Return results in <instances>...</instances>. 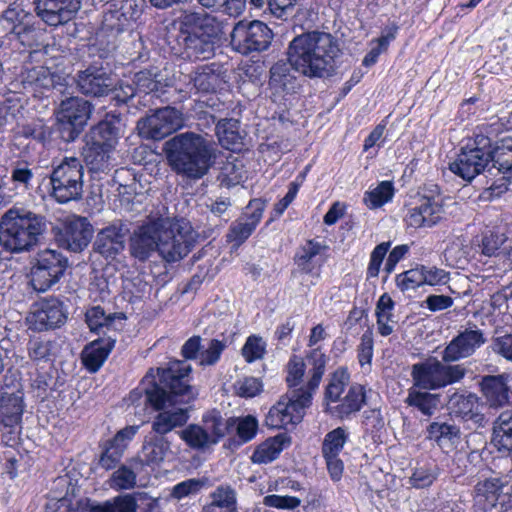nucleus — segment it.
Wrapping results in <instances>:
<instances>
[{"mask_svg":"<svg viewBox=\"0 0 512 512\" xmlns=\"http://www.w3.org/2000/svg\"><path fill=\"white\" fill-rule=\"evenodd\" d=\"M191 366L185 361L175 360L167 368H150L143 377L141 386L129 395L132 404L138 403L143 394L145 404H150L159 413L151 428L156 435L167 436L176 428L183 427L188 419V404L197 395L188 384Z\"/></svg>","mask_w":512,"mask_h":512,"instance_id":"f257e3e1","label":"nucleus"},{"mask_svg":"<svg viewBox=\"0 0 512 512\" xmlns=\"http://www.w3.org/2000/svg\"><path fill=\"white\" fill-rule=\"evenodd\" d=\"M319 359L318 348L313 349L305 360L297 356L290 359L286 378L289 390L301 389L311 393L316 390L320 378Z\"/></svg>","mask_w":512,"mask_h":512,"instance_id":"f8f14e48","label":"nucleus"},{"mask_svg":"<svg viewBox=\"0 0 512 512\" xmlns=\"http://www.w3.org/2000/svg\"><path fill=\"white\" fill-rule=\"evenodd\" d=\"M348 438L349 433L344 427H337L327 433L322 442L323 456H339Z\"/></svg>","mask_w":512,"mask_h":512,"instance_id":"3c124183","label":"nucleus"},{"mask_svg":"<svg viewBox=\"0 0 512 512\" xmlns=\"http://www.w3.org/2000/svg\"><path fill=\"white\" fill-rule=\"evenodd\" d=\"M58 281V277H54L52 273L42 268L37 263L32 267L30 282L34 290L45 292Z\"/></svg>","mask_w":512,"mask_h":512,"instance_id":"bf43d9fd","label":"nucleus"},{"mask_svg":"<svg viewBox=\"0 0 512 512\" xmlns=\"http://www.w3.org/2000/svg\"><path fill=\"white\" fill-rule=\"evenodd\" d=\"M133 84L137 94H149L151 92L157 91L160 83L155 79L152 72L143 70L135 74Z\"/></svg>","mask_w":512,"mask_h":512,"instance_id":"338daca9","label":"nucleus"},{"mask_svg":"<svg viewBox=\"0 0 512 512\" xmlns=\"http://www.w3.org/2000/svg\"><path fill=\"white\" fill-rule=\"evenodd\" d=\"M221 29L184 37V53L190 60H207L214 56Z\"/></svg>","mask_w":512,"mask_h":512,"instance_id":"a878e982","label":"nucleus"},{"mask_svg":"<svg viewBox=\"0 0 512 512\" xmlns=\"http://www.w3.org/2000/svg\"><path fill=\"white\" fill-rule=\"evenodd\" d=\"M290 64L277 62L270 69L269 85L276 91L294 93L298 88L297 78L290 71Z\"/></svg>","mask_w":512,"mask_h":512,"instance_id":"c9c22d12","label":"nucleus"},{"mask_svg":"<svg viewBox=\"0 0 512 512\" xmlns=\"http://www.w3.org/2000/svg\"><path fill=\"white\" fill-rule=\"evenodd\" d=\"M216 66L214 63L200 66L190 75V81L198 92L216 91L220 84V75L216 72Z\"/></svg>","mask_w":512,"mask_h":512,"instance_id":"e433bc0d","label":"nucleus"},{"mask_svg":"<svg viewBox=\"0 0 512 512\" xmlns=\"http://www.w3.org/2000/svg\"><path fill=\"white\" fill-rule=\"evenodd\" d=\"M206 10L237 18L246 9L247 0H196Z\"/></svg>","mask_w":512,"mask_h":512,"instance_id":"a19ab883","label":"nucleus"},{"mask_svg":"<svg viewBox=\"0 0 512 512\" xmlns=\"http://www.w3.org/2000/svg\"><path fill=\"white\" fill-rule=\"evenodd\" d=\"M139 16L134 0H113L105 3L102 28L106 31L120 33Z\"/></svg>","mask_w":512,"mask_h":512,"instance_id":"f3484780","label":"nucleus"},{"mask_svg":"<svg viewBox=\"0 0 512 512\" xmlns=\"http://www.w3.org/2000/svg\"><path fill=\"white\" fill-rule=\"evenodd\" d=\"M137 504L133 496L127 494L117 496L111 501L92 503L88 505V512H136Z\"/></svg>","mask_w":512,"mask_h":512,"instance_id":"c03bdc74","label":"nucleus"},{"mask_svg":"<svg viewBox=\"0 0 512 512\" xmlns=\"http://www.w3.org/2000/svg\"><path fill=\"white\" fill-rule=\"evenodd\" d=\"M504 487L499 478L480 481L474 488V507L477 512H489L497 504Z\"/></svg>","mask_w":512,"mask_h":512,"instance_id":"c756f323","label":"nucleus"},{"mask_svg":"<svg viewBox=\"0 0 512 512\" xmlns=\"http://www.w3.org/2000/svg\"><path fill=\"white\" fill-rule=\"evenodd\" d=\"M288 443V437L283 434L269 438L257 447L251 456V460L258 464L269 463L278 457L284 446Z\"/></svg>","mask_w":512,"mask_h":512,"instance_id":"4c0bfd02","label":"nucleus"},{"mask_svg":"<svg viewBox=\"0 0 512 512\" xmlns=\"http://www.w3.org/2000/svg\"><path fill=\"white\" fill-rule=\"evenodd\" d=\"M390 242H382L378 244L370 255L369 264L367 267V277L375 278L379 275L383 260L390 249Z\"/></svg>","mask_w":512,"mask_h":512,"instance_id":"0e129e2a","label":"nucleus"},{"mask_svg":"<svg viewBox=\"0 0 512 512\" xmlns=\"http://www.w3.org/2000/svg\"><path fill=\"white\" fill-rule=\"evenodd\" d=\"M466 370L461 365H445L436 358L415 363L411 369L412 385L424 390H437L459 382Z\"/></svg>","mask_w":512,"mask_h":512,"instance_id":"6e6552de","label":"nucleus"},{"mask_svg":"<svg viewBox=\"0 0 512 512\" xmlns=\"http://www.w3.org/2000/svg\"><path fill=\"white\" fill-rule=\"evenodd\" d=\"M423 266L407 270L396 277V285L401 291L415 290L425 284Z\"/></svg>","mask_w":512,"mask_h":512,"instance_id":"4d7b16f0","label":"nucleus"},{"mask_svg":"<svg viewBox=\"0 0 512 512\" xmlns=\"http://www.w3.org/2000/svg\"><path fill=\"white\" fill-rule=\"evenodd\" d=\"M52 349L53 342L41 338L30 339L27 344L29 358L34 362L50 360Z\"/></svg>","mask_w":512,"mask_h":512,"instance_id":"13d9d810","label":"nucleus"},{"mask_svg":"<svg viewBox=\"0 0 512 512\" xmlns=\"http://www.w3.org/2000/svg\"><path fill=\"white\" fill-rule=\"evenodd\" d=\"M84 166L76 157H65L50 175L51 196L59 203L81 199Z\"/></svg>","mask_w":512,"mask_h":512,"instance_id":"423d86ee","label":"nucleus"},{"mask_svg":"<svg viewBox=\"0 0 512 512\" xmlns=\"http://www.w3.org/2000/svg\"><path fill=\"white\" fill-rule=\"evenodd\" d=\"M136 478L132 467L122 465L112 473L109 484L115 490H130L136 486Z\"/></svg>","mask_w":512,"mask_h":512,"instance_id":"5fc2aeb1","label":"nucleus"},{"mask_svg":"<svg viewBox=\"0 0 512 512\" xmlns=\"http://www.w3.org/2000/svg\"><path fill=\"white\" fill-rule=\"evenodd\" d=\"M86 323L91 331L97 332L98 334H106L110 330L114 322V317L109 314L106 315L103 308L95 306L86 312Z\"/></svg>","mask_w":512,"mask_h":512,"instance_id":"864d4df0","label":"nucleus"},{"mask_svg":"<svg viewBox=\"0 0 512 512\" xmlns=\"http://www.w3.org/2000/svg\"><path fill=\"white\" fill-rule=\"evenodd\" d=\"M36 15L49 26L72 20L81 7V0H34Z\"/></svg>","mask_w":512,"mask_h":512,"instance_id":"dca6fc26","label":"nucleus"},{"mask_svg":"<svg viewBox=\"0 0 512 512\" xmlns=\"http://www.w3.org/2000/svg\"><path fill=\"white\" fill-rule=\"evenodd\" d=\"M263 504L276 509L294 510L300 506L301 500L294 496L271 494L263 498Z\"/></svg>","mask_w":512,"mask_h":512,"instance_id":"774afa93","label":"nucleus"},{"mask_svg":"<svg viewBox=\"0 0 512 512\" xmlns=\"http://www.w3.org/2000/svg\"><path fill=\"white\" fill-rule=\"evenodd\" d=\"M93 232V226L87 218L75 216L66 221L59 242L67 250L78 253L88 246Z\"/></svg>","mask_w":512,"mask_h":512,"instance_id":"412c9836","label":"nucleus"},{"mask_svg":"<svg viewBox=\"0 0 512 512\" xmlns=\"http://www.w3.org/2000/svg\"><path fill=\"white\" fill-rule=\"evenodd\" d=\"M287 60L298 73L309 78L320 77V32L296 36L288 46Z\"/></svg>","mask_w":512,"mask_h":512,"instance_id":"0eeeda50","label":"nucleus"},{"mask_svg":"<svg viewBox=\"0 0 512 512\" xmlns=\"http://www.w3.org/2000/svg\"><path fill=\"white\" fill-rule=\"evenodd\" d=\"M444 218L443 200L439 194L421 195L404 218L407 227L432 228Z\"/></svg>","mask_w":512,"mask_h":512,"instance_id":"ddd939ff","label":"nucleus"},{"mask_svg":"<svg viewBox=\"0 0 512 512\" xmlns=\"http://www.w3.org/2000/svg\"><path fill=\"white\" fill-rule=\"evenodd\" d=\"M93 107L81 97H68L62 100L57 110V120L84 127L91 117Z\"/></svg>","mask_w":512,"mask_h":512,"instance_id":"cd10ccee","label":"nucleus"},{"mask_svg":"<svg viewBox=\"0 0 512 512\" xmlns=\"http://www.w3.org/2000/svg\"><path fill=\"white\" fill-rule=\"evenodd\" d=\"M350 375L345 368L337 369L331 376L329 383L325 390V401L326 403H332L336 401L345 392L346 387L349 384Z\"/></svg>","mask_w":512,"mask_h":512,"instance_id":"8fccbe9b","label":"nucleus"},{"mask_svg":"<svg viewBox=\"0 0 512 512\" xmlns=\"http://www.w3.org/2000/svg\"><path fill=\"white\" fill-rule=\"evenodd\" d=\"M160 219L149 222L134 230L130 237V253L139 261H146L155 251L158 252Z\"/></svg>","mask_w":512,"mask_h":512,"instance_id":"4be33fe9","label":"nucleus"},{"mask_svg":"<svg viewBox=\"0 0 512 512\" xmlns=\"http://www.w3.org/2000/svg\"><path fill=\"white\" fill-rule=\"evenodd\" d=\"M395 194V188L391 181H381L375 188L364 193L363 203L367 208L374 210L391 202Z\"/></svg>","mask_w":512,"mask_h":512,"instance_id":"ea45409f","label":"nucleus"},{"mask_svg":"<svg viewBox=\"0 0 512 512\" xmlns=\"http://www.w3.org/2000/svg\"><path fill=\"white\" fill-rule=\"evenodd\" d=\"M125 450V445H116L110 441L107 442L105 450L100 456L99 464L106 470H111L120 462Z\"/></svg>","mask_w":512,"mask_h":512,"instance_id":"e2e57ef3","label":"nucleus"},{"mask_svg":"<svg viewBox=\"0 0 512 512\" xmlns=\"http://www.w3.org/2000/svg\"><path fill=\"white\" fill-rule=\"evenodd\" d=\"M65 320L63 304L55 298L37 303L27 317L30 328L36 331L54 329L62 325Z\"/></svg>","mask_w":512,"mask_h":512,"instance_id":"6ab92c4d","label":"nucleus"},{"mask_svg":"<svg viewBox=\"0 0 512 512\" xmlns=\"http://www.w3.org/2000/svg\"><path fill=\"white\" fill-rule=\"evenodd\" d=\"M184 118L181 111L166 106L137 122L139 135L145 139L162 140L182 128Z\"/></svg>","mask_w":512,"mask_h":512,"instance_id":"9b49d317","label":"nucleus"},{"mask_svg":"<svg viewBox=\"0 0 512 512\" xmlns=\"http://www.w3.org/2000/svg\"><path fill=\"white\" fill-rule=\"evenodd\" d=\"M412 385L408 389L405 404L419 411L426 417H431L440 404V395Z\"/></svg>","mask_w":512,"mask_h":512,"instance_id":"2f4dec72","label":"nucleus"},{"mask_svg":"<svg viewBox=\"0 0 512 512\" xmlns=\"http://www.w3.org/2000/svg\"><path fill=\"white\" fill-rule=\"evenodd\" d=\"M94 140L105 148L115 151L121 134V127L113 120H103L93 129Z\"/></svg>","mask_w":512,"mask_h":512,"instance_id":"79ce46f5","label":"nucleus"},{"mask_svg":"<svg viewBox=\"0 0 512 512\" xmlns=\"http://www.w3.org/2000/svg\"><path fill=\"white\" fill-rule=\"evenodd\" d=\"M492 162L499 172L512 176V138L501 139L500 144L492 147Z\"/></svg>","mask_w":512,"mask_h":512,"instance_id":"a18cd8bd","label":"nucleus"},{"mask_svg":"<svg viewBox=\"0 0 512 512\" xmlns=\"http://www.w3.org/2000/svg\"><path fill=\"white\" fill-rule=\"evenodd\" d=\"M207 478H190L176 484L169 494L170 499L181 501L196 496L207 485Z\"/></svg>","mask_w":512,"mask_h":512,"instance_id":"09e8293b","label":"nucleus"},{"mask_svg":"<svg viewBox=\"0 0 512 512\" xmlns=\"http://www.w3.org/2000/svg\"><path fill=\"white\" fill-rule=\"evenodd\" d=\"M211 503L220 507L225 512H232L236 509V492L230 486H219L211 494Z\"/></svg>","mask_w":512,"mask_h":512,"instance_id":"6e6d98bb","label":"nucleus"},{"mask_svg":"<svg viewBox=\"0 0 512 512\" xmlns=\"http://www.w3.org/2000/svg\"><path fill=\"white\" fill-rule=\"evenodd\" d=\"M23 396L18 393H5L0 397V423L7 427L18 424L23 414Z\"/></svg>","mask_w":512,"mask_h":512,"instance_id":"72a5a7b5","label":"nucleus"},{"mask_svg":"<svg viewBox=\"0 0 512 512\" xmlns=\"http://www.w3.org/2000/svg\"><path fill=\"white\" fill-rule=\"evenodd\" d=\"M508 379L509 376L505 374L488 375L482 378L481 391L491 407H503L510 403L512 392Z\"/></svg>","mask_w":512,"mask_h":512,"instance_id":"c85d7f7f","label":"nucleus"},{"mask_svg":"<svg viewBox=\"0 0 512 512\" xmlns=\"http://www.w3.org/2000/svg\"><path fill=\"white\" fill-rule=\"evenodd\" d=\"M225 430L226 424L218 416L205 419L204 426L190 424L178 434L190 448L202 450L216 444L224 436Z\"/></svg>","mask_w":512,"mask_h":512,"instance_id":"4468645a","label":"nucleus"},{"mask_svg":"<svg viewBox=\"0 0 512 512\" xmlns=\"http://www.w3.org/2000/svg\"><path fill=\"white\" fill-rule=\"evenodd\" d=\"M115 153L98 142H92L84 149V161L93 179H103L117 166Z\"/></svg>","mask_w":512,"mask_h":512,"instance_id":"5701e85b","label":"nucleus"},{"mask_svg":"<svg viewBox=\"0 0 512 512\" xmlns=\"http://www.w3.org/2000/svg\"><path fill=\"white\" fill-rule=\"evenodd\" d=\"M366 389L355 383L349 386L345 395L336 401L325 404V413L338 420H348L355 416L366 404Z\"/></svg>","mask_w":512,"mask_h":512,"instance_id":"a211bd4d","label":"nucleus"},{"mask_svg":"<svg viewBox=\"0 0 512 512\" xmlns=\"http://www.w3.org/2000/svg\"><path fill=\"white\" fill-rule=\"evenodd\" d=\"M428 438L440 443L442 440L452 441L459 435V429L448 423L432 422L427 428Z\"/></svg>","mask_w":512,"mask_h":512,"instance_id":"680f3d73","label":"nucleus"},{"mask_svg":"<svg viewBox=\"0 0 512 512\" xmlns=\"http://www.w3.org/2000/svg\"><path fill=\"white\" fill-rule=\"evenodd\" d=\"M163 152L171 170L191 180L207 175L217 157L215 143L194 132L180 133L168 139Z\"/></svg>","mask_w":512,"mask_h":512,"instance_id":"f03ea898","label":"nucleus"},{"mask_svg":"<svg viewBox=\"0 0 512 512\" xmlns=\"http://www.w3.org/2000/svg\"><path fill=\"white\" fill-rule=\"evenodd\" d=\"M492 141L482 130L474 132L461 147L449 169L463 180L471 181L492 162Z\"/></svg>","mask_w":512,"mask_h":512,"instance_id":"20e7f679","label":"nucleus"},{"mask_svg":"<svg viewBox=\"0 0 512 512\" xmlns=\"http://www.w3.org/2000/svg\"><path fill=\"white\" fill-rule=\"evenodd\" d=\"M493 441L499 450L512 452V410L502 412L494 423Z\"/></svg>","mask_w":512,"mask_h":512,"instance_id":"58836bf2","label":"nucleus"},{"mask_svg":"<svg viewBox=\"0 0 512 512\" xmlns=\"http://www.w3.org/2000/svg\"><path fill=\"white\" fill-rule=\"evenodd\" d=\"M439 474L437 466L432 462L417 463L410 476L409 483L416 489L429 487Z\"/></svg>","mask_w":512,"mask_h":512,"instance_id":"de8ad7c7","label":"nucleus"},{"mask_svg":"<svg viewBox=\"0 0 512 512\" xmlns=\"http://www.w3.org/2000/svg\"><path fill=\"white\" fill-rule=\"evenodd\" d=\"M194 244L195 233L187 223L160 219L158 254L165 262L173 263L183 259Z\"/></svg>","mask_w":512,"mask_h":512,"instance_id":"39448f33","label":"nucleus"},{"mask_svg":"<svg viewBox=\"0 0 512 512\" xmlns=\"http://www.w3.org/2000/svg\"><path fill=\"white\" fill-rule=\"evenodd\" d=\"M36 263L59 279L63 276L68 265L67 258L52 249L40 251L37 254Z\"/></svg>","mask_w":512,"mask_h":512,"instance_id":"37998d69","label":"nucleus"},{"mask_svg":"<svg viewBox=\"0 0 512 512\" xmlns=\"http://www.w3.org/2000/svg\"><path fill=\"white\" fill-rule=\"evenodd\" d=\"M22 11L16 7L9 6L0 15V24L9 25V35L14 36V40L24 42V36L30 32V28L22 22L21 18Z\"/></svg>","mask_w":512,"mask_h":512,"instance_id":"49530a36","label":"nucleus"},{"mask_svg":"<svg viewBox=\"0 0 512 512\" xmlns=\"http://www.w3.org/2000/svg\"><path fill=\"white\" fill-rule=\"evenodd\" d=\"M46 230L45 216L14 206L0 218V244L12 253L30 251Z\"/></svg>","mask_w":512,"mask_h":512,"instance_id":"7ed1b4c3","label":"nucleus"},{"mask_svg":"<svg viewBox=\"0 0 512 512\" xmlns=\"http://www.w3.org/2000/svg\"><path fill=\"white\" fill-rule=\"evenodd\" d=\"M171 441L167 436L154 434L146 440L142 447L143 460L146 465L161 463L170 451Z\"/></svg>","mask_w":512,"mask_h":512,"instance_id":"f704fd0d","label":"nucleus"},{"mask_svg":"<svg viewBox=\"0 0 512 512\" xmlns=\"http://www.w3.org/2000/svg\"><path fill=\"white\" fill-rule=\"evenodd\" d=\"M180 32L189 36L221 29L216 16L204 10H183L178 18Z\"/></svg>","mask_w":512,"mask_h":512,"instance_id":"bb28decb","label":"nucleus"},{"mask_svg":"<svg viewBox=\"0 0 512 512\" xmlns=\"http://www.w3.org/2000/svg\"><path fill=\"white\" fill-rule=\"evenodd\" d=\"M273 39L272 30L262 21L237 22L230 34V44L242 55L266 50Z\"/></svg>","mask_w":512,"mask_h":512,"instance_id":"9d476101","label":"nucleus"},{"mask_svg":"<svg viewBox=\"0 0 512 512\" xmlns=\"http://www.w3.org/2000/svg\"><path fill=\"white\" fill-rule=\"evenodd\" d=\"M475 404L476 397L472 394L464 395L458 392H454L449 396V408L462 417H466L472 413Z\"/></svg>","mask_w":512,"mask_h":512,"instance_id":"052dcab7","label":"nucleus"},{"mask_svg":"<svg viewBox=\"0 0 512 512\" xmlns=\"http://www.w3.org/2000/svg\"><path fill=\"white\" fill-rule=\"evenodd\" d=\"M311 392L301 389L288 390L277 403L272 406L265 418V423L271 428H286L288 425L299 423L304 410L311 403Z\"/></svg>","mask_w":512,"mask_h":512,"instance_id":"1a4fd4ad","label":"nucleus"},{"mask_svg":"<svg viewBox=\"0 0 512 512\" xmlns=\"http://www.w3.org/2000/svg\"><path fill=\"white\" fill-rule=\"evenodd\" d=\"M129 228L121 220H116L100 229L93 242V251L105 259H115L125 249Z\"/></svg>","mask_w":512,"mask_h":512,"instance_id":"2eb2a0df","label":"nucleus"},{"mask_svg":"<svg viewBox=\"0 0 512 512\" xmlns=\"http://www.w3.org/2000/svg\"><path fill=\"white\" fill-rule=\"evenodd\" d=\"M265 206L266 201L263 199L251 200L245 213L231 225L228 237L239 244L243 243L261 220Z\"/></svg>","mask_w":512,"mask_h":512,"instance_id":"b1692460","label":"nucleus"},{"mask_svg":"<svg viewBox=\"0 0 512 512\" xmlns=\"http://www.w3.org/2000/svg\"><path fill=\"white\" fill-rule=\"evenodd\" d=\"M77 87L84 95L103 97L113 89V79L102 68L90 66L76 77Z\"/></svg>","mask_w":512,"mask_h":512,"instance_id":"393cba45","label":"nucleus"},{"mask_svg":"<svg viewBox=\"0 0 512 512\" xmlns=\"http://www.w3.org/2000/svg\"><path fill=\"white\" fill-rule=\"evenodd\" d=\"M485 342L486 338L482 330L476 327L474 329H465L446 346L442 353V360L449 363L467 358Z\"/></svg>","mask_w":512,"mask_h":512,"instance_id":"aec40b11","label":"nucleus"},{"mask_svg":"<svg viewBox=\"0 0 512 512\" xmlns=\"http://www.w3.org/2000/svg\"><path fill=\"white\" fill-rule=\"evenodd\" d=\"M208 123L216 124V135L222 147L235 150L242 144V137L239 133V122L235 119H222L216 123L213 115L207 117Z\"/></svg>","mask_w":512,"mask_h":512,"instance_id":"473e14b6","label":"nucleus"},{"mask_svg":"<svg viewBox=\"0 0 512 512\" xmlns=\"http://www.w3.org/2000/svg\"><path fill=\"white\" fill-rule=\"evenodd\" d=\"M114 343L115 338L109 335L88 344L82 352L85 367L91 372H96L108 357Z\"/></svg>","mask_w":512,"mask_h":512,"instance_id":"7c9ffc66","label":"nucleus"},{"mask_svg":"<svg viewBox=\"0 0 512 512\" xmlns=\"http://www.w3.org/2000/svg\"><path fill=\"white\" fill-rule=\"evenodd\" d=\"M320 252V245L314 240H308L302 245L295 255L297 266L305 273H311L314 269L316 261L315 257Z\"/></svg>","mask_w":512,"mask_h":512,"instance_id":"603ef678","label":"nucleus"},{"mask_svg":"<svg viewBox=\"0 0 512 512\" xmlns=\"http://www.w3.org/2000/svg\"><path fill=\"white\" fill-rule=\"evenodd\" d=\"M265 342L261 337L252 335L248 337L242 348V355L249 363L262 359L265 354Z\"/></svg>","mask_w":512,"mask_h":512,"instance_id":"69168bd1","label":"nucleus"}]
</instances>
